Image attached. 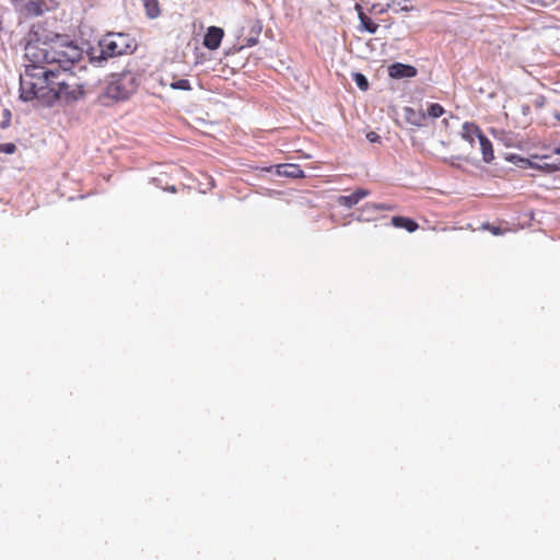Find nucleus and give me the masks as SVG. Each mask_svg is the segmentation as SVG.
<instances>
[{
	"label": "nucleus",
	"mask_w": 560,
	"mask_h": 560,
	"mask_svg": "<svg viewBox=\"0 0 560 560\" xmlns=\"http://www.w3.org/2000/svg\"><path fill=\"white\" fill-rule=\"evenodd\" d=\"M83 51L60 35L50 42L31 39L25 46V58L31 62L20 75V97L24 102L38 100L51 107L59 103L70 105L84 95L83 85L72 72Z\"/></svg>",
	"instance_id": "nucleus-1"
},
{
	"label": "nucleus",
	"mask_w": 560,
	"mask_h": 560,
	"mask_svg": "<svg viewBox=\"0 0 560 560\" xmlns=\"http://www.w3.org/2000/svg\"><path fill=\"white\" fill-rule=\"evenodd\" d=\"M98 54L92 52L90 60L95 66H102L103 61L122 55L132 54L137 47L136 40L126 33H109L98 43Z\"/></svg>",
	"instance_id": "nucleus-2"
},
{
	"label": "nucleus",
	"mask_w": 560,
	"mask_h": 560,
	"mask_svg": "<svg viewBox=\"0 0 560 560\" xmlns=\"http://www.w3.org/2000/svg\"><path fill=\"white\" fill-rule=\"evenodd\" d=\"M138 85L139 75L133 70L126 69L120 73H113L101 95V100L125 101L136 92Z\"/></svg>",
	"instance_id": "nucleus-3"
},
{
	"label": "nucleus",
	"mask_w": 560,
	"mask_h": 560,
	"mask_svg": "<svg viewBox=\"0 0 560 560\" xmlns=\"http://www.w3.org/2000/svg\"><path fill=\"white\" fill-rule=\"evenodd\" d=\"M366 9L371 15L376 16L389 11H393L394 13L409 12L413 7L401 0H389V2L384 5L374 1L370 3Z\"/></svg>",
	"instance_id": "nucleus-4"
},
{
	"label": "nucleus",
	"mask_w": 560,
	"mask_h": 560,
	"mask_svg": "<svg viewBox=\"0 0 560 560\" xmlns=\"http://www.w3.org/2000/svg\"><path fill=\"white\" fill-rule=\"evenodd\" d=\"M354 10L358 13V19L360 21V24L358 26V30L360 32H366L371 35H374L377 33L380 25L374 22L369 15H371L366 9V4L364 2H358L354 5Z\"/></svg>",
	"instance_id": "nucleus-5"
},
{
	"label": "nucleus",
	"mask_w": 560,
	"mask_h": 560,
	"mask_svg": "<svg viewBox=\"0 0 560 560\" xmlns=\"http://www.w3.org/2000/svg\"><path fill=\"white\" fill-rule=\"evenodd\" d=\"M417 73V69L411 65L395 62L388 67V75L396 80L413 78Z\"/></svg>",
	"instance_id": "nucleus-6"
},
{
	"label": "nucleus",
	"mask_w": 560,
	"mask_h": 560,
	"mask_svg": "<svg viewBox=\"0 0 560 560\" xmlns=\"http://www.w3.org/2000/svg\"><path fill=\"white\" fill-rule=\"evenodd\" d=\"M223 35L224 32L221 27L210 26L205 34L203 46L210 50L218 49L222 42Z\"/></svg>",
	"instance_id": "nucleus-7"
},
{
	"label": "nucleus",
	"mask_w": 560,
	"mask_h": 560,
	"mask_svg": "<svg viewBox=\"0 0 560 560\" xmlns=\"http://www.w3.org/2000/svg\"><path fill=\"white\" fill-rule=\"evenodd\" d=\"M370 196V190L364 188H358L352 194L347 196H339L338 203L348 209L358 205L363 198Z\"/></svg>",
	"instance_id": "nucleus-8"
},
{
	"label": "nucleus",
	"mask_w": 560,
	"mask_h": 560,
	"mask_svg": "<svg viewBox=\"0 0 560 560\" xmlns=\"http://www.w3.org/2000/svg\"><path fill=\"white\" fill-rule=\"evenodd\" d=\"M482 133V130L475 122L465 121L462 126L460 136L465 141L469 142L471 147L475 143V138L479 140V136Z\"/></svg>",
	"instance_id": "nucleus-9"
},
{
	"label": "nucleus",
	"mask_w": 560,
	"mask_h": 560,
	"mask_svg": "<svg viewBox=\"0 0 560 560\" xmlns=\"http://www.w3.org/2000/svg\"><path fill=\"white\" fill-rule=\"evenodd\" d=\"M277 174L289 178L304 177V172L298 164H280L277 166Z\"/></svg>",
	"instance_id": "nucleus-10"
},
{
	"label": "nucleus",
	"mask_w": 560,
	"mask_h": 560,
	"mask_svg": "<svg viewBox=\"0 0 560 560\" xmlns=\"http://www.w3.org/2000/svg\"><path fill=\"white\" fill-rule=\"evenodd\" d=\"M479 144L485 163L490 164L494 160V152L491 141L482 133L479 136Z\"/></svg>",
	"instance_id": "nucleus-11"
},
{
	"label": "nucleus",
	"mask_w": 560,
	"mask_h": 560,
	"mask_svg": "<svg viewBox=\"0 0 560 560\" xmlns=\"http://www.w3.org/2000/svg\"><path fill=\"white\" fill-rule=\"evenodd\" d=\"M404 112L405 119L407 120V122L417 127L423 126V122L425 120V114L423 112L416 110L411 107H405Z\"/></svg>",
	"instance_id": "nucleus-12"
},
{
	"label": "nucleus",
	"mask_w": 560,
	"mask_h": 560,
	"mask_svg": "<svg viewBox=\"0 0 560 560\" xmlns=\"http://www.w3.org/2000/svg\"><path fill=\"white\" fill-rule=\"evenodd\" d=\"M392 224L395 228L405 229L410 233L417 231V229L419 228L418 223L415 220L401 215L393 217Z\"/></svg>",
	"instance_id": "nucleus-13"
},
{
	"label": "nucleus",
	"mask_w": 560,
	"mask_h": 560,
	"mask_svg": "<svg viewBox=\"0 0 560 560\" xmlns=\"http://www.w3.org/2000/svg\"><path fill=\"white\" fill-rule=\"evenodd\" d=\"M46 9V3L42 0H30L24 4V12L28 16H40Z\"/></svg>",
	"instance_id": "nucleus-14"
},
{
	"label": "nucleus",
	"mask_w": 560,
	"mask_h": 560,
	"mask_svg": "<svg viewBox=\"0 0 560 560\" xmlns=\"http://www.w3.org/2000/svg\"><path fill=\"white\" fill-rule=\"evenodd\" d=\"M145 9V14L149 19H156L160 13L159 0H141Z\"/></svg>",
	"instance_id": "nucleus-15"
},
{
	"label": "nucleus",
	"mask_w": 560,
	"mask_h": 560,
	"mask_svg": "<svg viewBox=\"0 0 560 560\" xmlns=\"http://www.w3.org/2000/svg\"><path fill=\"white\" fill-rule=\"evenodd\" d=\"M352 80L361 91H366L369 89V80L363 73H352Z\"/></svg>",
	"instance_id": "nucleus-16"
},
{
	"label": "nucleus",
	"mask_w": 560,
	"mask_h": 560,
	"mask_svg": "<svg viewBox=\"0 0 560 560\" xmlns=\"http://www.w3.org/2000/svg\"><path fill=\"white\" fill-rule=\"evenodd\" d=\"M444 112L445 110H444L443 106H441L438 103H432L429 105L427 114H428V116H430L432 118H439L444 114Z\"/></svg>",
	"instance_id": "nucleus-17"
},
{
	"label": "nucleus",
	"mask_w": 560,
	"mask_h": 560,
	"mask_svg": "<svg viewBox=\"0 0 560 560\" xmlns=\"http://www.w3.org/2000/svg\"><path fill=\"white\" fill-rule=\"evenodd\" d=\"M506 160L516 164L517 166L520 167H527L528 165H530V162L529 160L525 159V158H522L517 154H510L509 156H506Z\"/></svg>",
	"instance_id": "nucleus-18"
},
{
	"label": "nucleus",
	"mask_w": 560,
	"mask_h": 560,
	"mask_svg": "<svg viewBox=\"0 0 560 560\" xmlns=\"http://www.w3.org/2000/svg\"><path fill=\"white\" fill-rule=\"evenodd\" d=\"M171 88L174 90H183V91L191 90L190 82L187 79H179V80L172 82Z\"/></svg>",
	"instance_id": "nucleus-19"
},
{
	"label": "nucleus",
	"mask_w": 560,
	"mask_h": 560,
	"mask_svg": "<svg viewBox=\"0 0 560 560\" xmlns=\"http://www.w3.org/2000/svg\"><path fill=\"white\" fill-rule=\"evenodd\" d=\"M15 151H16V145L14 143L0 144V153L13 154Z\"/></svg>",
	"instance_id": "nucleus-20"
},
{
	"label": "nucleus",
	"mask_w": 560,
	"mask_h": 560,
	"mask_svg": "<svg viewBox=\"0 0 560 560\" xmlns=\"http://www.w3.org/2000/svg\"><path fill=\"white\" fill-rule=\"evenodd\" d=\"M11 124V112L9 109L3 110V120L0 122V128L5 129Z\"/></svg>",
	"instance_id": "nucleus-21"
},
{
	"label": "nucleus",
	"mask_w": 560,
	"mask_h": 560,
	"mask_svg": "<svg viewBox=\"0 0 560 560\" xmlns=\"http://www.w3.org/2000/svg\"><path fill=\"white\" fill-rule=\"evenodd\" d=\"M365 208L373 210H389L390 207L385 203H366Z\"/></svg>",
	"instance_id": "nucleus-22"
},
{
	"label": "nucleus",
	"mask_w": 560,
	"mask_h": 560,
	"mask_svg": "<svg viewBox=\"0 0 560 560\" xmlns=\"http://www.w3.org/2000/svg\"><path fill=\"white\" fill-rule=\"evenodd\" d=\"M366 139L371 142V143H376V142H380L381 140V137L374 132V131H370L368 135H366Z\"/></svg>",
	"instance_id": "nucleus-23"
},
{
	"label": "nucleus",
	"mask_w": 560,
	"mask_h": 560,
	"mask_svg": "<svg viewBox=\"0 0 560 560\" xmlns=\"http://www.w3.org/2000/svg\"><path fill=\"white\" fill-rule=\"evenodd\" d=\"M258 39L256 37H248L245 39V44L243 47H253L257 44Z\"/></svg>",
	"instance_id": "nucleus-24"
},
{
	"label": "nucleus",
	"mask_w": 560,
	"mask_h": 560,
	"mask_svg": "<svg viewBox=\"0 0 560 560\" xmlns=\"http://www.w3.org/2000/svg\"><path fill=\"white\" fill-rule=\"evenodd\" d=\"M487 228H488V229H490V231H491V232H492V234H494V235H500V234L502 233V232H501V229H500V228H498V226H490V225H488Z\"/></svg>",
	"instance_id": "nucleus-25"
},
{
	"label": "nucleus",
	"mask_w": 560,
	"mask_h": 560,
	"mask_svg": "<svg viewBox=\"0 0 560 560\" xmlns=\"http://www.w3.org/2000/svg\"><path fill=\"white\" fill-rule=\"evenodd\" d=\"M167 191H171V192H176V187L175 186H168L166 188Z\"/></svg>",
	"instance_id": "nucleus-26"
},
{
	"label": "nucleus",
	"mask_w": 560,
	"mask_h": 560,
	"mask_svg": "<svg viewBox=\"0 0 560 560\" xmlns=\"http://www.w3.org/2000/svg\"><path fill=\"white\" fill-rule=\"evenodd\" d=\"M362 2H364L368 7L370 3L374 2V0H362Z\"/></svg>",
	"instance_id": "nucleus-27"
},
{
	"label": "nucleus",
	"mask_w": 560,
	"mask_h": 560,
	"mask_svg": "<svg viewBox=\"0 0 560 560\" xmlns=\"http://www.w3.org/2000/svg\"><path fill=\"white\" fill-rule=\"evenodd\" d=\"M553 152H555L556 154H559V155H560V147H557V148L553 150Z\"/></svg>",
	"instance_id": "nucleus-28"
},
{
	"label": "nucleus",
	"mask_w": 560,
	"mask_h": 560,
	"mask_svg": "<svg viewBox=\"0 0 560 560\" xmlns=\"http://www.w3.org/2000/svg\"><path fill=\"white\" fill-rule=\"evenodd\" d=\"M555 117H556V119L560 122V114H559V113H557V114L555 115Z\"/></svg>",
	"instance_id": "nucleus-29"
},
{
	"label": "nucleus",
	"mask_w": 560,
	"mask_h": 560,
	"mask_svg": "<svg viewBox=\"0 0 560 560\" xmlns=\"http://www.w3.org/2000/svg\"><path fill=\"white\" fill-rule=\"evenodd\" d=\"M556 170H560V162H559V165H558V166H556Z\"/></svg>",
	"instance_id": "nucleus-30"
},
{
	"label": "nucleus",
	"mask_w": 560,
	"mask_h": 560,
	"mask_svg": "<svg viewBox=\"0 0 560 560\" xmlns=\"http://www.w3.org/2000/svg\"><path fill=\"white\" fill-rule=\"evenodd\" d=\"M375 2H377V0H374Z\"/></svg>",
	"instance_id": "nucleus-31"
}]
</instances>
